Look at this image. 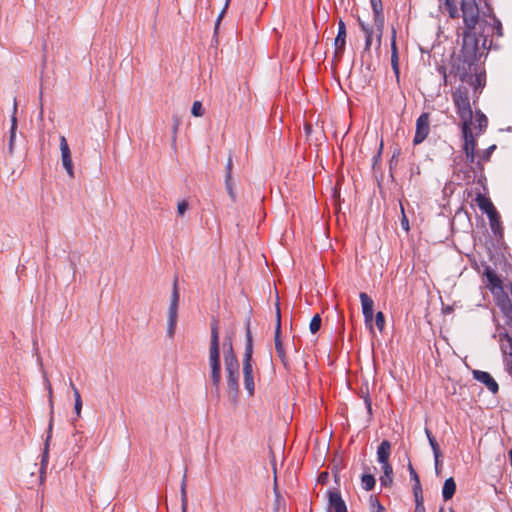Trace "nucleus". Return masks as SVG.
I'll return each instance as SVG.
<instances>
[{"instance_id":"nucleus-19","label":"nucleus","mask_w":512,"mask_h":512,"mask_svg":"<svg viewBox=\"0 0 512 512\" xmlns=\"http://www.w3.org/2000/svg\"><path fill=\"white\" fill-rule=\"evenodd\" d=\"M391 66L395 73V75L399 76V56H398V48L396 44V29L392 27V35H391Z\"/></svg>"},{"instance_id":"nucleus-50","label":"nucleus","mask_w":512,"mask_h":512,"mask_svg":"<svg viewBox=\"0 0 512 512\" xmlns=\"http://www.w3.org/2000/svg\"><path fill=\"white\" fill-rule=\"evenodd\" d=\"M401 210H402V213H404V208L401 206ZM401 226L404 230L408 231L409 230V222H408V219L407 217L405 216V214H403V218L401 220Z\"/></svg>"},{"instance_id":"nucleus-52","label":"nucleus","mask_w":512,"mask_h":512,"mask_svg":"<svg viewBox=\"0 0 512 512\" xmlns=\"http://www.w3.org/2000/svg\"><path fill=\"white\" fill-rule=\"evenodd\" d=\"M383 34H380V32H376V48L380 49L381 47V41H382Z\"/></svg>"},{"instance_id":"nucleus-2","label":"nucleus","mask_w":512,"mask_h":512,"mask_svg":"<svg viewBox=\"0 0 512 512\" xmlns=\"http://www.w3.org/2000/svg\"><path fill=\"white\" fill-rule=\"evenodd\" d=\"M461 11L464 22L462 35L467 33L473 34L477 38L486 39V43H488V38L493 34L494 30L497 31L499 36L502 35L501 22L494 15L491 16L493 24L488 23L484 16L480 17L479 7L475 0H462Z\"/></svg>"},{"instance_id":"nucleus-9","label":"nucleus","mask_w":512,"mask_h":512,"mask_svg":"<svg viewBox=\"0 0 512 512\" xmlns=\"http://www.w3.org/2000/svg\"><path fill=\"white\" fill-rule=\"evenodd\" d=\"M430 131V116L429 113H422L416 120V130L413 139L414 145H419L428 136Z\"/></svg>"},{"instance_id":"nucleus-7","label":"nucleus","mask_w":512,"mask_h":512,"mask_svg":"<svg viewBox=\"0 0 512 512\" xmlns=\"http://www.w3.org/2000/svg\"><path fill=\"white\" fill-rule=\"evenodd\" d=\"M48 392H49V403H50V420H49L46 440H45V443H44V450H43V453H42L41 466H40V471H39L40 472V481H41V483L45 479L46 468H47L48 459H49V443H50V440H51V437H52V429H53L52 388H51V386L49 384H48Z\"/></svg>"},{"instance_id":"nucleus-23","label":"nucleus","mask_w":512,"mask_h":512,"mask_svg":"<svg viewBox=\"0 0 512 512\" xmlns=\"http://www.w3.org/2000/svg\"><path fill=\"white\" fill-rule=\"evenodd\" d=\"M358 24H359L361 30L365 34L364 52H369L371 49V45H372L373 29H372V27H370L367 23H365L360 18H358Z\"/></svg>"},{"instance_id":"nucleus-6","label":"nucleus","mask_w":512,"mask_h":512,"mask_svg":"<svg viewBox=\"0 0 512 512\" xmlns=\"http://www.w3.org/2000/svg\"><path fill=\"white\" fill-rule=\"evenodd\" d=\"M452 98L461 119V125L473 124V112L470 105L469 92L466 87H458L453 93Z\"/></svg>"},{"instance_id":"nucleus-15","label":"nucleus","mask_w":512,"mask_h":512,"mask_svg":"<svg viewBox=\"0 0 512 512\" xmlns=\"http://www.w3.org/2000/svg\"><path fill=\"white\" fill-rule=\"evenodd\" d=\"M275 349L283 365L287 366V357L281 340V315L279 308L277 309V326L275 329Z\"/></svg>"},{"instance_id":"nucleus-56","label":"nucleus","mask_w":512,"mask_h":512,"mask_svg":"<svg viewBox=\"0 0 512 512\" xmlns=\"http://www.w3.org/2000/svg\"><path fill=\"white\" fill-rule=\"evenodd\" d=\"M439 512H444V510H443V509H440V511H439Z\"/></svg>"},{"instance_id":"nucleus-8","label":"nucleus","mask_w":512,"mask_h":512,"mask_svg":"<svg viewBox=\"0 0 512 512\" xmlns=\"http://www.w3.org/2000/svg\"><path fill=\"white\" fill-rule=\"evenodd\" d=\"M472 124L461 125L462 136L464 139L463 151L465 154L466 161L472 165L476 160V147L477 142L471 130Z\"/></svg>"},{"instance_id":"nucleus-13","label":"nucleus","mask_w":512,"mask_h":512,"mask_svg":"<svg viewBox=\"0 0 512 512\" xmlns=\"http://www.w3.org/2000/svg\"><path fill=\"white\" fill-rule=\"evenodd\" d=\"M327 512H347V506L338 490L328 491Z\"/></svg>"},{"instance_id":"nucleus-40","label":"nucleus","mask_w":512,"mask_h":512,"mask_svg":"<svg viewBox=\"0 0 512 512\" xmlns=\"http://www.w3.org/2000/svg\"><path fill=\"white\" fill-rule=\"evenodd\" d=\"M496 149V145L493 144L491 146H489L487 149L483 150L482 152L478 153L477 156L480 158V160H483V161H489L492 153L494 152V150Z\"/></svg>"},{"instance_id":"nucleus-36","label":"nucleus","mask_w":512,"mask_h":512,"mask_svg":"<svg viewBox=\"0 0 512 512\" xmlns=\"http://www.w3.org/2000/svg\"><path fill=\"white\" fill-rule=\"evenodd\" d=\"M321 324H322V319H321L320 315L319 314L314 315L309 324L310 332L312 334H316L320 330Z\"/></svg>"},{"instance_id":"nucleus-4","label":"nucleus","mask_w":512,"mask_h":512,"mask_svg":"<svg viewBox=\"0 0 512 512\" xmlns=\"http://www.w3.org/2000/svg\"><path fill=\"white\" fill-rule=\"evenodd\" d=\"M210 377L216 395H219L221 384V363L218 320L213 318L211 322V340L209 347Z\"/></svg>"},{"instance_id":"nucleus-39","label":"nucleus","mask_w":512,"mask_h":512,"mask_svg":"<svg viewBox=\"0 0 512 512\" xmlns=\"http://www.w3.org/2000/svg\"><path fill=\"white\" fill-rule=\"evenodd\" d=\"M225 187L227 190L228 195L230 196L232 201L236 200V193L234 191V183L232 181V177L225 178Z\"/></svg>"},{"instance_id":"nucleus-49","label":"nucleus","mask_w":512,"mask_h":512,"mask_svg":"<svg viewBox=\"0 0 512 512\" xmlns=\"http://www.w3.org/2000/svg\"><path fill=\"white\" fill-rule=\"evenodd\" d=\"M370 502L373 507L377 508V510L375 512H383L384 511V507L380 504V502L378 501L377 498L370 497Z\"/></svg>"},{"instance_id":"nucleus-16","label":"nucleus","mask_w":512,"mask_h":512,"mask_svg":"<svg viewBox=\"0 0 512 512\" xmlns=\"http://www.w3.org/2000/svg\"><path fill=\"white\" fill-rule=\"evenodd\" d=\"M473 377L477 381L483 383L487 387V389L489 391H491L492 393L498 392L499 386H498L497 382L494 380V378L488 372L481 371V370H474Z\"/></svg>"},{"instance_id":"nucleus-33","label":"nucleus","mask_w":512,"mask_h":512,"mask_svg":"<svg viewBox=\"0 0 512 512\" xmlns=\"http://www.w3.org/2000/svg\"><path fill=\"white\" fill-rule=\"evenodd\" d=\"M361 483L364 490L371 491L375 487L376 480L372 474H363Z\"/></svg>"},{"instance_id":"nucleus-12","label":"nucleus","mask_w":512,"mask_h":512,"mask_svg":"<svg viewBox=\"0 0 512 512\" xmlns=\"http://www.w3.org/2000/svg\"><path fill=\"white\" fill-rule=\"evenodd\" d=\"M60 150H61L62 165H63L64 169L66 170L67 174L71 178H73L74 170H73V164H72V158H71V151L68 146L67 140L64 136L60 137Z\"/></svg>"},{"instance_id":"nucleus-21","label":"nucleus","mask_w":512,"mask_h":512,"mask_svg":"<svg viewBox=\"0 0 512 512\" xmlns=\"http://www.w3.org/2000/svg\"><path fill=\"white\" fill-rule=\"evenodd\" d=\"M391 453V443L383 440L377 448V460L382 464H389V456Z\"/></svg>"},{"instance_id":"nucleus-38","label":"nucleus","mask_w":512,"mask_h":512,"mask_svg":"<svg viewBox=\"0 0 512 512\" xmlns=\"http://www.w3.org/2000/svg\"><path fill=\"white\" fill-rule=\"evenodd\" d=\"M482 161L483 160H480V158L475 161L474 163H472L474 166H471V170L468 172V175H470V172L473 173L474 175V178L477 176V175H481L483 170H484V166L482 164Z\"/></svg>"},{"instance_id":"nucleus-53","label":"nucleus","mask_w":512,"mask_h":512,"mask_svg":"<svg viewBox=\"0 0 512 512\" xmlns=\"http://www.w3.org/2000/svg\"><path fill=\"white\" fill-rule=\"evenodd\" d=\"M178 126H179V121L178 119L174 118V124H173V140L175 141V138H176V132H177V129H178Z\"/></svg>"},{"instance_id":"nucleus-22","label":"nucleus","mask_w":512,"mask_h":512,"mask_svg":"<svg viewBox=\"0 0 512 512\" xmlns=\"http://www.w3.org/2000/svg\"><path fill=\"white\" fill-rule=\"evenodd\" d=\"M492 232L495 235L502 236L503 228L501 226L500 215L497 210L487 214Z\"/></svg>"},{"instance_id":"nucleus-14","label":"nucleus","mask_w":512,"mask_h":512,"mask_svg":"<svg viewBox=\"0 0 512 512\" xmlns=\"http://www.w3.org/2000/svg\"><path fill=\"white\" fill-rule=\"evenodd\" d=\"M359 297L362 305V313L364 316L365 323L370 327V329H372L374 302L372 298L368 296L365 292H361Z\"/></svg>"},{"instance_id":"nucleus-31","label":"nucleus","mask_w":512,"mask_h":512,"mask_svg":"<svg viewBox=\"0 0 512 512\" xmlns=\"http://www.w3.org/2000/svg\"><path fill=\"white\" fill-rule=\"evenodd\" d=\"M476 125L475 128L478 129V134L482 133L488 125V119L487 117L480 111L476 112V119H475Z\"/></svg>"},{"instance_id":"nucleus-10","label":"nucleus","mask_w":512,"mask_h":512,"mask_svg":"<svg viewBox=\"0 0 512 512\" xmlns=\"http://www.w3.org/2000/svg\"><path fill=\"white\" fill-rule=\"evenodd\" d=\"M346 36H347L346 25H345L344 21L340 20L338 22V33L334 40V47H335L334 60L335 61H340V59L342 58V56L344 54L345 45H346Z\"/></svg>"},{"instance_id":"nucleus-20","label":"nucleus","mask_w":512,"mask_h":512,"mask_svg":"<svg viewBox=\"0 0 512 512\" xmlns=\"http://www.w3.org/2000/svg\"><path fill=\"white\" fill-rule=\"evenodd\" d=\"M177 316H178V304H171L168 308V324H167V334L169 337H173L175 333V328L177 324Z\"/></svg>"},{"instance_id":"nucleus-28","label":"nucleus","mask_w":512,"mask_h":512,"mask_svg":"<svg viewBox=\"0 0 512 512\" xmlns=\"http://www.w3.org/2000/svg\"><path fill=\"white\" fill-rule=\"evenodd\" d=\"M186 479H187V470H185V472H184V475H183V478L181 481V487H180L181 512H187V508H188V498H187V491H186L187 480Z\"/></svg>"},{"instance_id":"nucleus-37","label":"nucleus","mask_w":512,"mask_h":512,"mask_svg":"<svg viewBox=\"0 0 512 512\" xmlns=\"http://www.w3.org/2000/svg\"><path fill=\"white\" fill-rule=\"evenodd\" d=\"M415 499V511L414 512H426L424 507L423 492L413 494Z\"/></svg>"},{"instance_id":"nucleus-24","label":"nucleus","mask_w":512,"mask_h":512,"mask_svg":"<svg viewBox=\"0 0 512 512\" xmlns=\"http://www.w3.org/2000/svg\"><path fill=\"white\" fill-rule=\"evenodd\" d=\"M476 202L480 210L484 212L486 215L496 210L492 201L482 194H478L476 196Z\"/></svg>"},{"instance_id":"nucleus-3","label":"nucleus","mask_w":512,"mask_h":512,"mask_svg":"<svg viewBox=\"0 0 512 512\" xmlns=\"http://www.w3.org/2000/svg\"><path fill=\"white\" fill-rule=\"evenodd\" d=\"M234 333H228L223 341L224 365L229 393L236 397L239 392V361L233 348Z\"/></svg>"},{"instance_id":"nucleus-26","label":"nucleus","mask_w":512,"mask_h":512,"mask_svg":"<svg viewBox=\"0 0 512 512\" xmlns=\"http://www.w3.org/2000/svg\"><path fill=\"white\" fill-rule=\"evenodd\" d=\"M383 475L380 477L381 485L390 486L393 482V468L391 464H382Z\"/></svg>"},{"instance_id":"nucleus-34","label":"nucleus","mask_w":512,"mask_h":512,"mask_svg":"<svg viewBox=\"0 0 512 512\" xmlns=\"http://www.w3.org/2000/svg\"><path fill=\"white\" fill-rule=\"evenodd\" d=\"M443 8L451 18H457L459 16L457 6L454 4L453 0H444Z\"/></svg>"},{"instance_id":"nucleus-42","label":"nucleus","mask_w":512,"mask_h":512,"mask_svg":"<svg viewBox=\"0 0 512 512\" xmlns=\"http://www.w3.org/2000/svg\"><path fill=\"white\" fill-rule=\"evenodd\" d=\"M179 302V290H178V281L177 279L174 280L173 283V289L171 294V304H178Z\"/></svg>"},{"instance_id":"nucleus-32","label":"nucleus","mask_w":512,"mask_h":512,"mask_svg":"<svg viewBox=\"0 0 512 512\" xmlns=\"http://www.w3.org/2000/svg\"><path fill=\"white\" fill-rule=\"evenodd\" d=\"M373 14H374V26H375L376 32H380V34H383L384 24H385L383 10L373 12Z\"/></svg>"},{"instance_id":"nucleus-1","label":"nucleus","mask_w":512,"mask_h":512,"mask_svg":"<svg viewBox=\"0 0 512 512\" xmlns=\"http://www.w3.org/2000/svg\"><path fill=\"white\" fill-rule=\"evenodd\" d=\"M488 49L486 39L477 38L473 34H463L462 47L458 55L451 59V68L449 73L444 66H440L438 71L443 75L444 83L452 82V78H458L461 82L473 83L475 80L481 84V75L478 74L480 58Z\"/></svg>"},{"instance_id":"nucleus-30","label":"nucleus","mask_w":512,"mask_h":512,"mask_svg":"<svg viewBox=\"0 0 512 512\" xmlns=\"http://www.w3.org/2000/svg\"><path fill=\"white\" fill-rule=\"evenodd\" d=\"M70 386L73 390V394H74V398H75L74 411H75V414L77 415V417H80L81 409H82L81 395L72 381L70 382Z\"/></svg>"},{"instance_id":"nucleus-47","label":"nucleus","mask_w":512,"mask_h":512,"mask_svg":"<svg viewBox=\"0 0 512 512\" xmlns=\"http://www.w3.org/2000/svg\"><path fill=\"white\" fill-rule=\"evenodd\" d=\"M371 8L373 12L382 11L383 5L381 0H370Z\"/></svg>"},{"instance_id":"nucleus-5","label":"nucleus","mask_w":512,"mask_h":512,"mask_svg":"<svg viewBox=\"0 0 512 512\" xmlns=\"http://www.w3.org/2000/svg\"><path fill=\"white\" fill-rule=\"evenodd\" d=\"M246 343L243 354V381L245 389L247 390L249 396H252L255 391L254 384V376H253V366H252V356H253V336L250 328V319L246 320V333H245Z\"/></svg>"},{"instance_id":"nucleus-35","label":"nucleus","mask_w":512,"mask_h":512,"mask_svg":"<svg viewBox=\"0 0 512 512\" xmlns=\"http://www.w3.org/2000/svg\"><path fill=\"white\" fill-rule=\"evenodd\" d=\"M443 8L451 18H457L459 16L457 6L454 4L453 0H444Z\"/></svg>"},{"instance_id":"nucleus-51","label":"nucleus","mask_w":512,"mask_h":512,"mask_svg":"<svg viewBox=\"0 0 512 512\" xmlns=\"http://www.w3.org/2000/svg\"><path fill=\"white\" fill-rule=\"evenodd\" d=\"M382 148H383V143L381 142L380 143V148H379V151L377 153V155L374 156V165H376V163L380 160L381 158V152H382Z\"/></svg>"},{"instance_id":"nucleus-29","label":"nucleus","mask_w":512,"mask_h":512,"mask_svg":"<svg viewBox=\"0 0 512 512\" xmlns=\"http://www.w3.org/2000/svg\"><path fill=\"white\" fill-rule=\"evenodd\" d=\"M425 434L427 436V439H428L431 449L433 451L434 459L438 461V458H440L442 456L440 447H439L435 437L433 436L432 432L429 429H427V428L425 429Z\"/></svg>"},{"instance_id":"nucleus-44","label":"nucleus","mask_w":512,"mask_h":512,"mask_svg":"<svg viewBox=\"0 0 512 512\" xmlns=\"http://www.w3.org/2000/svg\"><path fill=\"white\" fill-rule=\"evenodd\" d=\"M362 398L364 400L367 412L371 416L372 415V403H371V399H370V396L368 393V389H366V392L362 391Z\"/></svg>"},{"instance_id":"nucleus-27","label":"nucleus","mask_w":512,"mask_h":512,"mask_svg":"<svg viewBox=\"0 0 512 512\" xmlns=\"http://www.w3.org/2000/svg\"><path fill=\"white\" fill-rule=\"evenodd\" d=\"M408 471H409V475H410V480L413 482V486H412L413 494L423 492L420 478L410 462L408 464Z\"/></svg>"},{"instance_id":"nucleus-11","label":"nucleus","mask_w":512,"mask_h":512,"mask_svg":"<svg viewBox=\"0 0 512 512\" xmlns=\"http://www.w3.org/2000/svg\"><path fill=\"white\" fill-rule=\"evenodd\" d=\"M491 293L493 294L496 304L503 312V314L506 317H512V302L504 289L501 288Z\"/></svg>"},{"instance_id":"nucleus-41","label":"nucleus","mask_w":512,"mask_h":512,"mask_svg":"<svg viewBox=\"0 0 512 512\" xmlns=\"http://www.w3.org/2000/svg\"><path fill=\"white\" fill-rule=\"evenodd\" d=\"M191 113L195 117H201L204 114L202 103L200 101H194L191 108Z\"/></svg>"},{"instance_id":"nucleus-18","label":"nucleus","mask_w":512,"mask_h":512,"mask_svg":"<svg viewBox=\"0 0 512 512\" xmlns=\"http://www.w3.org/2000/svg\"><path fill=\"white\" fill-rule=\"evenodd\" d=\"M17 103L14 100L13 113L11 116V127L9 131V143H8V152L10 155H13L15 148V139H16V131H17Z\"/></svg>"},{"instance_id":"nucleus-55","label":"nucleus","mask_w":512,"mask_h":512,"mask_svg":"<svg viewBox=\"0 0 512 512\" xmlns=\"http://www.w3.org/2000/svg\"><path fill=\"white\" fill-rule=\"evenodd\" d=\"M509 372H510V374L512 375V365H511V368H510V371H509Z\"/></svg>"},{"instance_id":"nucleus-48","label":"nucleus","mask_w":512,"mask_h":512,"mask_svg":"<svg viewBox=\"0 0 512 512\" xmlns=\"http://www.w3.org/2000/svg\"><path fill=\"white\" fill-rule=\"evenodd\" d=\"M232 166H233L232 156L229 155L228 160H227V164H226V176H225V178L232 177Z\"/></svg>"},{"instance_id":"nucleus-25","label":"nucleus","mask_w":512,"mask_h":512,"mask_svg":"<svg viewBox=\"0 0 512 512\" xmlns=\"http://www.w3.org/2000/svg\"><path fill=\"white\" fill-rule=\"evenodd\" d=\"M456 492V483L452 477L445 480L442 488V496L445 501L450 500Z\"/></svg>"},{"instance_id":"nucleus-17","label":"nucleus","mask_w":512,"mask_h":512,"mask_svg":"<svg viewBox=\"0 0 512 512\" xmlns=\"http://www.w3.org/2000/svg\"><path fill=\"white\" fill-rule=\"evenodd\" d=\"M484 276L487 280V288L493 292L497 291L501 288H503L502 280L500 277L495 273L493 269H491L489 266H487L484 270Z\"/></svg>"},{"instance_id":"nucleus-54","label":"nucleus","mask_w":512,"mask_h":512,"mask_svg":"<svg viewBox=\"0 0 512 512\" xmlns=\"http://www.w3.org/2000/svg\"><path fill=\"white\" fill-rule=\"evenodd\" d=\"M435 473H436V475H440V473H441V461H440V458H438V463H437V460H435Z\"/></svg>"},{"instance_id":"nucleus-43","label":"nucleus","mask_w":512,"mask_h":512,"mask_svg":"<svg viewBox=\"0 0 512 512\" xmlns=\"http://www.w3.org/2000/svg\"><path fill=\"white\" fill-rule=\"evenodd\" d=\"M375 324L377 326V328L382 331L384 329V326H385V316L383 314V312L379 311L376 313L375 315Z\"/></svg>"},{"instance_id":"nucleus-46","label":"nucleus","mask_w":512,"mask_h":512,"mask_svg":"<svg viewBox=\"0 0 512 512\" xmlns=\"http://www.w3.org/2000/svg\"><path fill=\"white\" fill-rule=\"evenodd\" d=\"M188 209V202L183 200L178 203L177 212L180 216H183Z\"/></svg>"},{"instance_id":"nucleus-45","label":"nucleus","mask_w":512,"mask_h":512,"mask_svg":"<svg viewBox=\"0 0 512 512\" xmlns=\"http://www.w3.org/2000/svg\"><path fill=\"white\" fill-rule=\"evenodd\" d=\"M228 2L229 0L226 1V4H225V7L223 8V10L221 11V13L218 15L217 17V20H216V23H215V28H214V34L216 35L218 33V29H219V25H220V22L224 16V13L227 9V6H228Z\"/></svg>"}]
</instances>
